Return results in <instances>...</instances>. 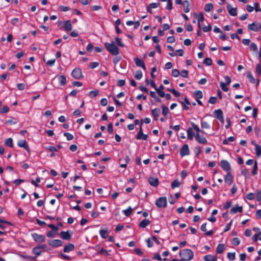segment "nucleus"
I'll use <instances>...</instances> for the list:
<instances>
[{
  "instance_id": "obj_6",
  "label": "nucleus",
  "mask_w": 261,
  "mask_h": 261,
  "mask_svg": "<svg viewBox=\"0 0 261 261\" xmlns=\"http://www.w3.org/2000/svg\"><path fill=\"white\" fill-rule=\"evenodd\" d=\"M71 75L75 79H80L83 77L82 70L80 68H76L72 72Z\"/></svg>"
},
{
  "instance_id": "obj_12",
  "label": "nucleus",
  "mask_w": 261,
  "mask_h": 261,
  "mask_svg": "<svg viewBox=\"0 0 261 261\" xmlns=\"http://www.w3.org/2000/svg\"><path fill=\"white\" fill-rule=\"evenodd\" d=\"M134 61L137 66L142 67L144 70H146L145 63L142 59L136 58L134 59Z\"/></svg>"
},
{
  "instance_id": "obj_64",
  "label": "nucleus",
  "mask_w": 261,
  "mask_h": 261,
  "mask_svg": "<svg viewBox=\"0 0 261 261\" xmlns=\"http://www.w3.org/2000/svg\"><path fill=\"white\" fill-rule=\"evenodd\" d=\"M256 198L258 201L261 202V190L257 192Z\"/></svg>"
},
{
  "instance_id": "obj_36",
  "label": "nucleus",
  "mask_w": 261,
  "mask_h": 261,
  "mask_svg": "<svg viewBox=\"0 0 261 261\" xmlns=\"http://www.w3.org/2000/svg\"><path fill=\"white\" fill-rule=\"evenodd\" d=\"M99 94V91L97 90L91 91L89 93V96L91 97H94L97 96Z\"/></svg>"
},
{
  "instance_id": "obj_60",
  "label": "nucleus",
  "mask_w": 261,
  "mask_h": 261,
  "mask_svg": "<svg viewBox=\"0 0 261 261\" xmlns=\"http://www.w3.org/2000/svg\"><path fill=\"white\" fill-rule=\"evenodd\" d=\"M208 102L212 104H215L217 102V97H211L208 100Z\"/></svg>"
},
{
  "instance_id": "obj_58",
  "label": "nucleus",
  "mask_w": 261,
  "mask_h": 261,
  "mask_svg": "<svg viewBox=\"0 0 261 261\" xmlns=\"http://www.w3.org/2000/svg\"><path fill=\"white\" fill-rule=\"evenodd\" d=\"M134 250L139 256H142L143 254V251L139 248H135Z\"/></svg>"
},
{
  "instance_id": "obj_8",
  "label": "nucleus",
  "mask_w": 261,
  "mask_h": 261,
  "mask_svg": "<svg viewBox=\"0 0 261 261\" xmlns=\"http://www.w3.org/2000/svg\"><path fill=\"white\" fill-rule=\"evenodd\" d=\"M243 211L242 206L239 205L238 204L233 206L230 210V213L231 214H236L237 213H241Z\"/></svg>"
},
{
  "instance_id": "obj_14",
  "label": "nucleus",
  "mask_w": 261,
  "mask_h": 261,
  "mask_svg": "<svg viewBox=\"0 0 261 261\" xmlns=\"http://www.w3.org/2000/svg\"><path fill=\"white\" fill-rule=\"evenodd\" d=\"M49 245L54 247H57L62 245V242L60 240H54L48 242Z\"/></svg>"
},
{
  "instance_id": "obj_53",
  "label": "nucleus",
  "mask_w": 261,
  "mask_h": 261,
  "mask_svg": "<svg viewBox=\"0 0 261 261\" xmlns=\"http://www.w3.org/2000/svg\"><path fill=\"white\" fill-rule=\"evenodd\" d=\"M237 190H238V187L236 185H233V186L231 188V190H230L231 195H234L236 193Z\"/></svg>"
},
{
  "instance_id": "obj_50",
  "label": "nucleus",
  "mask_w": 261,
  "mask_h": 261,
  "mask_svg": "<svg viewBox=\"0 0 261 261\" xmlns=\"http://www.w3.org/2000/svg\"><path fill=\"white\" fill-rule=\"evenodd\" d=\"M203 63L206 65H211L212 64V60L211 58H206L204 60Z\"/></svg>"
},
{
  "instance_id": "obj_39",
  "label": "nucleus",
  "mask_w": 261,
  "mask_h": 261,
  "mask_svg": "<svg viewBox=\"0 0 261 261\" xmlns=\"http://www.w3.org/2000/svg\"><path fill=\"white\" fill-rule=\"evenodd\" d=\"M255 152L258 157L261 155V147L259 145H255Z\"/></svg>"
},
{
  "instance_id": "obj_2",
  "label": "nucleus",
  "mask_w": 261,
  "mask_h": 261,
  "mask_svg": "<svg viewBox=\"0 0 261 261\" xmlns=\"http://www.w3.org/2000/svg\"><path fill=\"white\" fill-rule=\"evenodd\" d=\"M105 46L106 49L113 55L116 56L119 54V49L114 42L111 43L106 42Z\"/></svg>"
},
{
  "instance_id": "obj_47",
  "label": "nucleus",
  "mask_w": 261,
  "mask_h": 261,
  "mask_svg": "<svg viewBox=\"0 0 261 261\" xmlns=\"http://www.w3.org/2000/svg\"><path fill=\"white\" fill-rule=\"evenodd\" d=\"M115 40H116V43L120 47H124V44L121 41V38H118V37H116L115 38Z\"/></svg>"
},
{
  "instance_id": "obj_51",
  "label": "nucleus",
  "mask_w": 261,
  "mask_h": 261,
  "mask_svg": "<svg viewBox=\"0 0 261 261\" xmlns=\"http://www.w3.org/2000/svg\"><path fill=\"white\" fill-rule=\"evenodd\" d=\"M159 6H160V4L159 3H154L150 4L148 6V7H149V8L154 9V8H158Z\"/></svg>"
},
{
  "instance_id": "obj_41",
  "label": "nucleus",
  "mask_w": 261,
  "mask_h": 261,
  "mask_svg": "<svg viewBox=\"0 0 261 261\" xmlns=\"http://www.w3.org/2000/svg\"><path fill=\"white\" fill-rule=\"evenodd\" d=\"M162 114L164 116H166L168 113V108L165 105H163L162 106Z\"/></svg>"
},
{
  "instance_id": "obj_57",
  "label": "nucleus",
  "mask_w": 261,
  "mask_h": 261,
  "mask_svg": "<svg viewBox=\"0 0 261 261\" xmlns=\"http://www.w3.org/2000/svg\"><path fill=\"white\" fill-rule=\"evenodd\" d=\"M41 181L40 178L39 177H37L36 180H31V183L36 187H38L39 185L37 184V182H40Z\"/></svg>"
},
{
  "instance_id": "obj_33",
  "label": "nucleus",
  "mask_w": 261,
  "mask_h": 261,
  "mask_svg": "<svg viewBox=\"0 0 261 261\" xmlns=\"http://www.w3.org/2000/svg\"><path fill=\"white\" fill-rule=\"evenodd\" d=\"M100 236L103 238H106L108 236V232L107 230L100 229L99 231Z\"/></svg>"
},
{
  "instance_id": "obj_23",
  "label": "nucleus",
  "mask_w": 261,
  "mask_h": 261,
  "mask_svg": "<svg viewBox=\"0 0 261 261\" xmlns=\"http://www.w3.org/2000/svg\"><path fill=\"white\" fill-rule=\"evenodd\" d=\"M74 249V246L73 244H68L64 247V251L65 252H69Z\"/></svg>"
},
{
  "instance_id": "obj_32",
  "label": "nucleus",
  "mask_w": 261,
  "mask_h": 261,
  "mask_svg": "<svg viewBox=\"0 0 261 261\" xmlns=\"http://www.w3.org/2000/svg\"><path fill=\"white\" fill-rule=\"evenodd\" d=\"M198 28L200 27V22H203L204 21V16L202 13H199L198 16Z\"/></svg>"
},
{
  "instance_id": "obj_59",
  "label": "nucleus",
  "mask_w": 261,
  "mask_h": 261,
  "mask_svg": "<svg viewBox=\"0 0 261 261\" xmlns=\"http://www.w3.org/2000/svg\"><path fill=\"white\" fill-rule=\"evenodd\" d=\"M9 110V108L7 106H4L0 110V113H6L8 112Z\"/></svg>"
},
{
  "instance_id": "obj_18",
  "label": "nucleus",
  "mask_w": 261,
  "mask_h": 261,
  "mask_svg": "<svg viewBox=\"0 0 261 261\" xmlns=\"http://www.w3.org/2000/svg\"><path fill=\"white\" fill-rule=\"evenodd\" d=\"M63 28L66 31H67V32L70 31L72 29V26L70 20H68L65 21V22L64 23Z\"/></svg>"
},
{
  "instance_id": "obj_61",
  "label": "nucleus",
  "mask_w": 261,
  "mask_h": 261,
  "mask_svg": "<svg viewBox=\"0 0 261 261\" xmlns=\"http://www.w3.org/2000/svg\"><path fill=\"white\" fill-rule=\"evenodd\" d=\"M98 65H99V63H98V62H91L90 64V67L91 69H94V68L97 67Z\"/></svg>"
},
{
  "instance_id": "obj_63",
  "label": "nucleus",
  "mask_w": 261,
  "mask_h": 261,
  "mask_svg": "<svg viewBox=\"0 0 261 261\" xmlns=\"http://www.w3.org/2000/svg\"><path fill=\"white\" fill-rule=\"evenodd\" d=\"M170 92H171L176 97H179L180 95V93L174 89H171Z\"/></svg>"
},
{
  "instance_id": "obj_46",
  "label": "nucleus",
  "mask_w": 261,
  "mask_h": 261,
  "mask_svg": "<svg viewBox=\"0 0 261 261\" xmlns=\"http://www.w3.org/2000/svg\"><path fill=\"white\" fill-rule=\"evenodd\" d=\"M59 10L62 12H66L70 10V8L68 7L60 6L58 7Z\"/></svg>"
},
{
  "instance_id": "obj_24",
  "label": "nucleus",
  "mask_w": 261,
  "mask_h": 261,
  "mask_svg": "<svg viewBox=\"0 0 261 261\" xmlns=\"http://www.w3.org/2000/svg\"><path fill=\"white\" fill-rule=\"evenodd\" d=\"M187 132V138L188 139L192 140L194 136V133L191 127L188 128Z\"/></svg>"
},
{
  "instance_id": "obj_55",
  "label": "nucleus",
  "mask_w": 261,
  "mask_h": 261,
  "mask_svg": "<svg viewBox=\"0 0 261 261\" xmlns=\"http://www.w3.org/2000/svg\"><path fill=\"white\" fill-rule=\"evenodd\" d=\"M202 128H209L210 127V125L206 121H202L201 123Z\"/></svg>"
},
{
  "instance_id": "obj_44",
  "label": "nucleus",
  "mask_w": 261,
  "mask_h": 261,
  "mask_svg": "<svg viewBox=\"0 0 261 261\" xmlns=\"http://www.w3.org/2000/svg\"><path fill=\"white\" fill-rule=\"evenodd\" d=\"M33 251L34 253H35L37 256L40 255L42 252L41 249H39V248H37V247L33 248Z\"/></svg>"
},
{
  "instance_id": "obj_45",
  "label": "nucleus",
  "mask_w": 261,
  "mask_h": 261,
  "mask_svg": "<svg viewBox=\"0 0 261 261\" xmlns=\"http://www.w3.org/2000/svg\"><path fill=\"white\" fill-rule=\"evenodd\" d=\"M253 231H255L256 233H257L258 236V239L259 240L261 241V231L259 228L255 227L253 228Z\"/></svg>"
},
{
  "instance_id": "obj_52",
  "label": "nucleus",
  "mask_w": 261,
  "mask_h": 261,
  "mask_svg": "<svg viewBox=\"0 0 261 261\" xmlns=\"http://www.w3.org/2000/svg\"><path fill=\"white\" fill-rule=\"evenodd\" d=\"M167 6L166 8L168 10H171L172 9V0H168Z\"/></svg>"
},
{
  "instance_id": "obj_16",
  "label": "nucleus",
  "mask_w": 261,
  "mask_h": 261,
  "mask_svg": "<svg viewBox=\"0 0 261 261\" xmlns=\"http://www.w3.org/2000/svg\"><path fill=\"white\" fill-rule=\"evenodd\" d=\"M59 235L62 239L65 240H69L71 238V236L68 231H61Z\"/></svg>"
},
{
  "instance_id": "obj_22",
  "label": "nucleus",
  "mask_w": 261,
  "mask_h": 261,
  "mask_svg": "<svg viewBox=\"0 0 261 261\" xmlns=\"http://www.w3.org/2000/svg\"><path fill=\"white\" fill-rule=\"evenodd\" d=\"M164 89V87L162 85H160L158 88H155L156 91L161 97H164L165 95V94L163 91Z\"/></svg>"
},
{
  "instance_id": "obj_25",
  "label": "nucleus",
  "mask_w": 261,
  "mask_h": 261,
  "mask_svg": "<svg viewBox=\"0 0 261 261\" xmlns=\"http://www.w3.org/2000/svg\"><path fill=\"white\" fill-rule=\"evenodd\" d=\"M150 223V221L147 219L143 220L139 224V226L141 228H145L146 226Z\"/></svg>"
},
{
  "instance_id": "obj_29",
  "label": "nucleus",
  "mask_w": 261,
  "mask_h": 261,
  "mask_svg": "<svg viewBox=\"0 0 261 261\" xmlns=\"http://www.w3.org/2000/svg\"><path fill=\"white\" fill-rule=\"evenodd\" d=\"M191 125L192 126L193 128L196 131V134H200V133L204 134V132L201 130L197 125L192 122L191 123Z\"/></svg>"
},
{
  "instance_id": "obj_27",
  "label": "nucleus",
  "mask_w": 261,
  "mask_h": 261,
  "mask_svg": "<svg viewBox=\"0 0 261 261\" xmlns=\"http://www.w3.org/2000/svg\"><path fill=\"white\" fill-rule=\"evenodd\" d=\"M216 257L211 254L206 255L204 256L205 261H216Z\"/></svg>"
},
{
  "instance_id": "obj_43",
  "label": "nucleus",
  "mask_w": 261,
  "mask_h": 261,
  "mask_svg": "<svg viewBox=\"0 0 261 261\" xmlns=\"http://www.w3.org/2000/svg\"><path fill=\"white\" fill-rule=\"evenodd\" d=\"M232 244L237 246L240 243V240L238 238H234L231 240Z\"/></svg>"
},
{
  "instance_id": "obj_28",
  "label": "nucleus",
  "mask_w": 261,
  "mask_h": 261,
  "mask_svg": "<svg viewBox=\"0 0 261 261\" xmlns=\"http://www.w3.org/2000/svg\"><path fill=\"white\" fill-rule=\"evenodd\" d=\"M59 82L60 84L62 86L65 85L66 83V79L65 76L62 75L58 77Z\"/></svg>"
},
{
  "instance_id": "obj_21",
  "label": "nucleus",
  "mask_w": 261,
  "mask_h": 261,
  "mask_svg": "<svg viewBox=\"0 0 261 261\" xmlns=\"http://www.w3.org/2000/svg\"><path fill=\"white\" fill-rule=\"evenodd\" d=\"M152 115H153L155 120H158L160 113V110L159 108H155L151 111Z\"/></svg>"
},
{
  "instance_id": "obj_42",
  "label": "nucleus",
  "mask_w": 261,
  "mask_h": 261,
  "mask_svg": "<svg viewBox=\"0 0 261 261\" xmlns=\"http://www.w3.org/2000/svg\"><path fill=\"white\" fill-rule=\"evenodd\" d=\"M194 95L197 99H200L202 98V93L200 91H195Z\"/></svg>"
},
{
  "instance_id": "obj_10",
  "label": "nucleus",
  "mask_w": 261,
  "mask_h": 261,
  "mask_svg": "<svg viewBox=\"0 0 261 261\" xmlns=\"http://www.w3.org/2000/svg\"><path fill=\"white\" fill-rule=\"evenodd\" d=\"M190 154V151L189 149L188 145L187 144H185L182 146L180 150V155L181 156H184L185 155H189Z\"/></svg>"
},
{
  "instance_id": "obj_56",
  "label": "nucleus",
  "mask_w": 261,
  "mask_h": 261,
  "mask_svg": "<svg viewBox=\"0 0 261 261\" xmlns=\"http://www.w3.org/2000/svg\"><path fill=\"white\" fill-rule=\"evenodd\" d=\"M172 75L174 77H177L179 75V71L176 69H173L172 71Z\"/></svg>"
},
{
  "instance_id": "obj_11",
  "label": "nucleus",
  "mask_w": 261,
  "mask_h": 261,
  "mask_svg": "<svg viewBox=\"0 0 261 261\" xmlns=\"http://www.w3.org/2000/svg\"><path fill=\"white\" fill-rule=\"evenodd\" d=\"M195 138V140L199 143L205 144L207 143L206 138L200 134H196Z\"/></svg>"
},
{
  "instance_id": "obj_3",
  "label": "nucleus",
  "mask_w": 261,
  "mask_h": 261,
  "mask_svg": "<svg viewBox=\"0 0 261 261\" xmlns=\"http://www.w3.org/2000/svg\"><path fill=\"white\" fill-rule=\"evenodd\" d=\"M167 201L166 197H162L158 199L155 205L159 208H165L167 206Z\"/></svg>"
},
{
  "instance_id": "obj_5",
  "label": "nucleus",
  "mask_w": 261,
  "mask_h": 261,
  "mask_svg": "<svg viewBox=\"0 0 261 261\" xmlns=\"http://www.w3.org/2000/svg\"><path fill=\"white\" fill-rule=\"evenodd\" d=\"M220 166L223 170L227 172L224 178V181L226 182L227 181V177L228 176V162L226 160H222L220 163Z\"/></svg>"
},
{
  "instance_id": "obj_9",
  "label": "nucleus",
  "mask_w": 261,
  "mask_h": 261,
  "mask_svg": "<svg viewBox=\"0 0 261 261\" xmlns=\"http://www.w3.org/2000/svg\"><path fill=\"white\" fill-rule=\"evenodd\" d=\"M143 123V121L141 122V126L140 127V130L138 133L137 139L138 140H146L148 138L147 135L144 134L143 133V129L142 128V124Z\"/></svg>"
},
{
  "instance_id": "obj_40",
  "label": "nucleus",
  "mask_w": 261,
  "mask_h": 261,
  "mask_svg": "<svg viewBox=\"0 0 261 261\" xmlns=\"http://www.w3.org/2000/svg\"><path fill=\"white\" fill-rule=\"evenodd\" d=\"M229 14L235 16L237 15V10L235 8H229Z\"/></svg>"
},
{
  "instance_id": "obj_62",
  "label": "nucleus",
  "mask_w": 261,
  "mask_h": 261,
  "mask_svg": "<svg viewBox=\"0 0 261 261\" xmlns=\"http://www.w3.org/2000/svg\"><path fill=\"white\" fill-rule=\"evenodd\" d=\"M250 48L252 51H256L257 49V45L254 43H252L250 46Z\"/></svg>"
},
{
  "instance_id": "obj_19",
  "label": "nucleus",
  "mask_w": 261,
  "mask_h": 261,
  "mask_svg": "<svg viewBox=\"0 0 261 261\" xmlns=\"http://www.w3.org/2000/svg\"><path fill=\"white\" fill-rule=\"evenodd\" d=\"M248 28L251 31L257 32L259 31V24L254 22L249 24Z\"/></svg>"
},
{
  "instance_id": "obj_31",
  "label": "nucleus",
  "mask_w": 261,
  "mask_h": 261,
  "mask_svg": "<svg viewBox=\"0 0 261 261\" xmlns=\"http://www.w3.org/2000/svg\"><path fill=\"white\" fill-rule=\"evenodd\" d=\"M134 209L133 208H132L131 207H128L127 209L126 210H123L122 212L123 213V214L126 216V217H128L132 213V211L134 210Z\"/></svg>"
},
{
  "instance_id": "obj_48",
  "label": "nucleus",
  "mask_w": 261,
  "mask_h": 261,
  "mask_svg": "<svg viewBox=\"0 0 261 261\" xmlns=\"http://www.w3.org/2000/svg\"><path fill=\"white\" fill-rule=\"evenodd\" d=\"M255 197V195L253 193H249L246 195V198L250 200H253Z\"/></svg>"
},
{
  "instance_id": "obj_4",
  "label": "nucleus",
  "mask_w": 261,
  "mask_h": 261,
  "mask_svg": "<svg viewBox=\"0 0 261 261\" xmlns=\"http://www.w3.org/2000/svg\"><path fill=\"white\" fill-rule=\"evenodd\" d=\"M33 239L37 243H43L46 240V238L44 236L39 234L36 233L32 234Z\"/></svg>"
},
{
  "instance_id": "obj_54",
  "label": "nucleus",
  "mask_w": 261,
  "mask_h": 261,
  "mask_svg": "<svg viewBox=\"0 0 261 261\" xmlns=\"http://www.w3.org/2000/svg\"><path fill=\"white\" fill-rule=\"evenodd\" d=\"M256 73L258 74V75H261V65L257 64L256 66Z\"/></svg>"
},
{
  "instance_id": "obj_1",
  "label": "nucleus",
  "mask_w": 261,
  "mask_h": 261,
  "mask_svg": "<svg viewBox=\"0 0 261 261\" xmlns=\"http://www.w3.org/2000/svg\"><path fill=\"white\" fill-rule=\"evenodd\" d=\"M193 252L190 249H184L179 252L181 261H189L193 257Z\"/></svg>"
},
{
  "instance_id": "obj_30",
  "label": "nucleus",
  "mask_w": 261,
  "mask_h": 261,
  "mask_svg": "<svg viewBox=\"0 0 261 261\" xmlns=\"http://www.w3.org/2000/svg\"><path fill=\"white\" fill-rule=\"evenodd\" d=\"M181 185V182L179 181L178 179L174 180L171 184V187L172 189H175V188L179 187Z\"/></svg>"
},
{
  "instance_id": "obj_17",
  "label": "nucleus",
  "mask_w": 261,
  "mask_h": 261,
  "mask_svg": "<svg viewBox=\"0 0 261 261\" xmlns=\"http://www.w3.org/2000/svg\"><path fill=\"white\" fill-rule=\"evenodd\" d=\"M247 76L249 79L250 82L253 84H256L258 85L259 84V81L255 79L252 75L250 71H248L247 73Z\"/></svg>"
},
{
  "instance_id": "obj_15",
  "label": "nucleus",
  "mask_w": 261,
  "mask_h": 261,
  "mask_svg": "<svg viewBox=\"0 0 261 261\" xmlns=\"http://www.w3.org/2000/svg\"><path fill=\"white\" fill-rule=\"evenodd\" d=\"M17 145L20 147L24 148L28 152L29 151V147L25 140H19L17 143Z\"/></svg>"
},
{
  "instance_id": "obj_13",
  "label": "nucleus",
  "mask_w": 261,
  "mask_h": 261,
  "mask_svg": "<svg viewBox=\"0 0 261 261\" xmlns=\"http://www.w3.org/2000/svg\"><path fill=\"white\" fill-rule=\"evenodd\" d=\"M226 82H220V87L224 91H227L228 90V76H225Z\"/></svg>"
},
{
  "instance_id": "obj_20",
  "label": "nucleus",
  "mask_w": 261,
  "mask_h": 261,
  "mask_svg": "<svg viewBox=\"0 0 261 261\" xmlns=\"http://www.w3.org/2000/svg\"><path fill=\"white\" fill-rule=\"evenodd\" d=\"M149 183L153 187H156L159 185V180L157 178L150 177L148 179Z\"/></svg>"
},
{
  "instance_id": "obj_38",
  "label": "nucleus",
  "mask_w": 261,
  "mask_h": 261,
  "mask_svg": "<svg viewBox=\"0 0 261 261\" xmlns=\"http://www.w3.org/2000/svg\"><path fill=\"white\" fill-rule=\"evenodd\" d=\"M213 8V5L211 3H208L205 5L204 10L206 12L211 11Z\"/></svg>"
},
{
  "instance_id": "obj_7",
  "label": "nucleus",
  "mask_w": 261,
  "mask_h": 261,
  "mask_svg": "<svg viewBox=\"0 0 261 261\" xmlns=\"http://www.w3.org/2000/svg\"><path fill=\"white\" fill-rule=\"evenodd\" d=\"M214 116L219 119L222 123H224V119L223 116V112L221 110L218 109L214 112Z\"/></svg>"
},
{
  "instance_id": "obj_26",
  "label": "nucleus",
  "mask_w": 261,
  "mask_h": 261,
  "mask_svg": "<svg viewBox=\"0 0 261 261\" xmlns=\"http://www.w3.org/2000/svg\"><path fill=\"white\" fill-rule=\"evenodd\" d=\"M182 5L184 8L185 12L188 13L190 11L189 2L188 1H184L182 2Z\"/></svg>"
},
{
  "instance_id": "obj_49",
  "label": "nucleus",
  "mask_w": 261,
  "mask_h": 261,
  "mask_svg": "<svg viewBox=\"0 0 261 261\" xmlns=\"http://www.w3.org/2000/svg\"><path fill=\"white\" fill-rule=\"evenodd\" d=\"M64 136H65L66 137L67 140L68 141L71 140L73 139V136L70 133H64Z\"/></svg>"
},
{
  "instance_id": "obj_34",
  "label": "nucleus",
  "mask_w": 261,
  "mask_h": 261,
  "mask_svg": "<svg viewBox=\"0 0 261 261\" xmlns=\"http://www.w3.org/2000/svg\"><path fill=\"white\" fill-rule=\"evenodd\" d=\"M224 245L223 244H219L217 247V252L218 253H221L224 250Z\"/></svg>"
},
{
  "instance_id": "obj_35",
  "label": "nucleus",
  "mask_w": 261,
  "mask_h": 261,
  "mask_svg": "<svg viewBox=\"0 0 261 261\" xmlns=\"http://www.w3.org/2000/svg\"><path fill=\"white\" fill-rule=\"evenodd\" d=\"M142 73L141 70H137L135 74V78L136 80H140L142 77Z\"/></svg>"
},
{
  "instance_id": "obj_37",
  "label": "nucleus",
  "mask_w": 261,
  "mask_h": 261,
  "mask_svg": "<svg viewBox=\"0 0 261 261\" xmlns=\"http://www.w3.org/2000/svg\"><path fill=\"white\" fill-rule=\"evenodd\" d=\"M5 143L8 146L10 147H12L13 146V141L11 138H8L5 140Z\"/></svg>"
}]
</instances>
